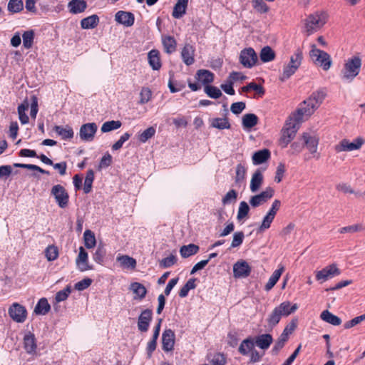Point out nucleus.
Instances as JSON below:
<instances>
[{
	"label": "nucleus",
	"mask_w": 365,
	"mask_h": 365,
	"mask_svg": "<svg viewBox=\"0 0 365 365\" xmlns=\"http://www.w3.org/2000/svg\"><path fill=\"white\" fill-rule=\"evenodd\" d=\"M326 96L327 93L324 90H318L312 93L307 99L300 103L294 113L297 115L298 119L305 121L320 106Z\"/></svg>",
	"instance_id": "1"
},
{
	"label": "nucleus",
	"mask_w": 365,
	"mask_h": 365,
	"mask_svg": "<svg viewBox=\"0 0 365 365\" xmlns=\"http://www.w3.org/2000/svg\"><path fill=\"white\" fill-rule=\"evenodd\" d=\"M362 66L360 56L354 55L344 61L340 71V78L345 83H351L359 74Z\"/></svg>",
	"instance_id": "2"
},
{
	"label": "nucleus",
	"mask_w": 365,
	"mask_h": 365,
	"mask_svg": "<svg viewBox=\"0 0 365 365\" xmlns=\"http://www.w3.org/2000/svg\"><path fill=\"white\" fill-rule=\"evenodd\" d=\"M304 120L298 119L297 115L292 113L286 121L285 125L282 130V135L279 140L280 145L285 148L294 138L299 125Z\"/></svg>",
	"instance_id": "3"
},
{
	"label": "nucleus",
	"mask_w": 365,
	"mask_h": 365,
	"mask_svg": "<svg viewBox=\"0 0 365 365\" xmlns=\"http://www.w3.org/2000/svg\"><path fill=\"white\" fill-rule=\"evenodd\" d=\"M297 309L298 306L297 304H292L289 301L282 302L269 315L267 319L268 324L272 327L275 326L279 322L282 317H288L295 312Z\"/></svg>",
	"instance_id": "4"
},
{
	"label": "nucleus",
	"mask_w": 365,
	"mask_h": 365,
	"mask_svg": "<svg viewBox=\"0 0 365 365\" xmlns=\"http://www.w3.org/2000/svg\"><path fill=\"white\" fill-rule=\"evenodd\" d=\"M327 20V12L317 11L312 13L304 21V32L308 36L317 32L326 24Z\"/></svg>",
	"instance_id": "5"
},
{
	"label": "nucleus",
	"mask_w": 365,
	"mask_h": 365,
	"mask_svg": "<svg viewBox=\"0 0 365 365\" xmlns=\"http://www.w3.org/2000/svg\"><path fill=\"white\" fill-rule=\"evenodd\" d=\"M309 56L313 63L324 71H328L332 64L330 56L325 51L319 49L315 44L310 46Z\"/></svg>",
	"instance_id": "6"
},
{
	"label": "nucleus",
	"mask_w": 365,
	"mask_h": 365,
	"mask_svg": "<svg viewBox=\"0 0 365 365\" xmlns=\"http://www.w3.org/2000/svg\"><path fill=\"white\" fill-rule=\"evenodd\" d=\"M302 58L303 56L302 51L297 50L290 57L289 62L284 66L283 72L279 79L282 81H284L294 74L301 66Z\"/></svg>",
	"instance_id": "7"
},
{
	"label": "nucleus",
	"mask_w": 365,
	"mask_h": 365,
	"mask_svg": "<svg viewBox=\"0 0 365 365\" xmlns=\"http://www.w3.org/2000/svg\"><path fill=\"white\" fill-rule=\"evenodd\" d=\"M365 140L362 137H357L352 142L344 138L334 146L336 153L351 152L359 150L364 144Z\"/></svg>",
	"instance_id": "8"
},
{
	"label": "nucleus",
	"mask_w": 365,
	"mask_h": 365,
	"mask_svg": "<svg viewBox=\"0 0 365 365\" xmlns=\"http://www.w3.org/2000/svg\"><path fill=\"white\" fill-rule=\"evenodd\" d=\"M340 274L341 271L336 264H329L315 272L316 279L320 283H323L336 276H339Z\"/></svg>",
	"instance_id": "9"
},
{
	"label": "nucleus",
	"mask_w": 365,
	"mask_h": 365,
	"mask_svg": "<svg viewBox=\"0 0 365 365\" xmlns=\"http://www.w3.org/2000/svg\"><path fill=\"white\" fill-rule=\"evenodd\" d=\"M51 194L54 197L56 202L61 208H65L68 204L69 196L66 189L61 185H53Z\"/></svg>",
	"instance_id": "10"
},
{
	"label": "nucleus",
	"mask_w": 365,
	"mask_h": 365,
	"mask_svg": "<svg viewBox=\"0 0 365 365\" xmlns=\"http://www.w3.org/2000/svg\"><path fill=\"white\" fill-rule=\"evenodd\" d=\"M8 313L9 317L17 323H24L27 318L26 309L17 302L13 303L9 307Z\"/></svg>",
	"instance_id": "11"
},
{
	"label": "nucleus",
	"mask_w": 365,
	"mask_h": 365,
	"mask_svg": "<svg viewBox=\"0 0 365 365\" xmlns=\"http://www.w3.org/2000/svg\"><path fill=\"white\" fill-rule=\"evenodd\" d=\"M301 140L304 142V145L306 146L313 157L319 158V154L317 153L319 138L309 133H304Z\"/></svg>",
	"instance_id": "12"
},
{
	"label": "nucleus",
	"mask_w": 365,
	"mask_h": 365,
	"mask_svg": "<svg viewBox=\"0 0 365 365\" xmlns=\"http://www.w3.org/2000/svg\"><path fill=\"white\" fill-rule=\"evenodd\" d=\"M274 189L271 187H267L259 194L251 197L250 199V204L253 207H259L271 199L274 196Z\"/></svg>",
	"instance_id": "13"
},
{
	"label": "nucleus",
	"mask_w": 365,
	"mask_h": 365,
	"mask_svg": "<svg viewBox=\"0 0 365 365\" xmlns=\"http://www.w3.org/2000/svg\"><path fill=\"white\" fill-rule=\"evenodd\" d=\"M257 61V56L252 48H247L241 51L240 54V62L245 68L253 67Z\"/></svg>",
	"instance_id": "14"
},
{
	"label": "nucleus",
	"mask_w": 365,
	"mask_h": 365,
	"mask_svg": "<svg viewBox=\"0 0 365 365\" xmlns=\"http://www.w3.org/2000/svg\"><path fill=\"white\" fill-rule=\"evenodd\" d=\"M98 126L95 123H88L82 125L79 130L80 138L86 142H91L94 139Z\"/></svg>",
	"instance_id": "15"
},
{
	"label": "nucleus",
	"mask_w": 365,
	"mask_h": 365,
	"mask_svg": "<svg viewBox=\"0 0 365 365\" xmlns=\"http://www.w3.org/2000/svg\"><path fill=\"white\" fill-rule=\"evenodd\" d=\"M76 264L81 272L93 269V266L88 263V255L83 247L79 248V253L76 259Z\"/></svg>",
	"instance_id": "16"
},
{
	"label": "nucleus",
	"mask_w": 365,
	"mask_h": 365,
	"mask_svg": "<svg viewBox=\"0 0 365 365\" xmlns=\"http://www.w3.org/2000/svg\"><path fill=\"white\" fill-rule=\"evenodd\" d=\"M250 272L251 267L245 260H239L233 265V275L236 278L247 277Z\"/></svg>",
	"instance_id": "17"
},
{
	"label": "nucleus",
	"mask_w": 365,
	"mask_h": 365,
	"mask_svg": "<svg viewBox=\"0 0 365 365\" xmlns=\"http://www.w3.org/2000/svg\"><path fill=\"white\" fill-rule=\"evenodd\" d=\"M23 344L27 354L32 356L37 355V344L34 334L26 333L24 336Z\"/></svg>",
	"instance_id": "18"
},
{
	"label": "nucleus",
	"mask_w": 365,
	"mask_h": 365,
	"mask_svg": "<svg viewBox=\"0 0 365 365\" xmlns=\"http://www.w3.org/2000/svg\"><path fill=\"white\" fill-rule=\"evenodd\" d=\"M153 318L152 311L145 309L138 317V328L140 331L145 332L149 328L150 323Z\"/></svg>",
	"instance_id": "19"
},
{
	"label": "nucleus",
	"mask_w": 365,
	"mask_h": 365,
	"mask_svg": "<svg viewBox=\"0 0 365 365\" xmlns=\"http://www.w3.org/2000/svg\"><path fill=\"white\" fill-rule=\"evenodd\" d=\"M115 20L124 26L130 27L133 25L135 17L131 12L119 11L115 15Z\"/></svg>",
	"instance_id": "20"
},
{
	"label": "nucleus",
	"mask_w": 365,
	"mask_h": 365,
	"mask_svg": "<svg viewBox=\"0 0 365 365\" xmlns=\"http://www.w3.org/2000/svg\"><path fill=\"white\" fill-rule=\"evenodd\" d=\"M163 349L165 351H170L175 344V334L171 329H166L162 335Z\"/></svg>",
	"instance_id": "21"
},
{
	"label": "nucleus",
	"mask_w": 365,
	"mask_h": 365,
	"mask_svg": "<svg viewBox=\"0 0 365 365\" xmlns=\"http://www.w3.org/2000/svg\"><path fill=\"white\" fill-rule=\"evenodd\" d=\"M195 48L193 46L187 43L184 46L181 51V57L184 63L190 66L195 62Z\"/></svg>",
	"instance_id": "22"
},
{
	"label": "nucleus",
	"mask_w": 365,
	"mask_h": 365,
	"mask_svg": "<svg viewBox=\"0 0 365 365\" xmlns=\"http://www.w3.org/2000/svg\"><path fill=\"white\" fill-rule=\"evenodd\" d=\"M264 177L262 171L257 169L252 175L250 189L253 193L257 192L261 187L263 183Z\"/></svg>",
	"instance_id": "23"
},
{
	"label": "nucleus",
	"mask_w": 365,
	"mask_h": 365,
	"mask_svg": "<svg viewBox=\"0 0 365 365\" xmlns=\"http://www.w3.org/2000/svg\"><path fill=\"white\" fill-rule=\"evenodd\" d=\"M68 8L71 14H77L86 10L87 4L84 0H72L68 3Z\"/></svg>",
	"instance_id": "24"
},
{
	"label": "nucleus",
	"mask_w": 365,
	"mask_h": 365,
	"mask_svg": "<svg viewBox=\"0 0 365 365\" xmlns=\"http://www.w3.org/2000/svg\"><path fill=\"white\" fill-rule=\"evenodd\" d=\"M53 130L61 136L63 140H69L73 137L74 133L72 128L69 125L61 126L56 125L53 127Z\"/></svg>",
	"instance_id": "25"
},
{
	"label": "nucleus",
	"mask_w": 365,
	"mask_h": 365,
	"mask_svg": "<svg viewBox=\"0 0 365 365\" xmlns=\"http://www.w3.org/2000/svg\"><path fill=\"white\" fill-rule=\"evenodd\" d=\"M270 158V152L267 149H263L255 152L252 157V163L257 165L266 162Z\"/></svg>",
	"instance_id": "26"
},
{
	"label": "nucleus",
	"mask_w": 365,
	"mask_h": 365,
	"mask_svg": "<svg viewBox=\"0 0 365 365\" xmlns=\"http://www.w3.org/2000/svg\"><path fill=\"white\" fill-rule=\"evenodd\" d=\"M188 0H178L174 6L173 16L175 19H180L186 12Z\"/></svg>",
	"instance_id": "27"
},
{
	"label": "nucleus",
	"mask_w": 365,
	"mask_h": 365,
	"mask_svg": "<svg viewBox=\"0 0 365 365\" xmlns=\"http://www.w3.org/2000/svg\"><path fill=\"white\" fill-rule=\"evenodd\" d=\"M148 63L153 70H159L161 67L160 53L158 50H151L148 54Z\"/></svg>",
	"instance_id": "28"
},
{
	"label": "nucleus",
	"mask_w": 365,
	"mask_h": 365,
	"mask_svg": "<svg viewBox=\"0 0 365 365\" xmlns=\"http://www.w3.org/2000/svg\"><path fill=\"white\" fill-rule=\"evenodd\" d=\"M162 43L166 53H172L176 50L177 43L175 39L171 36H163Z\"/></svg>",
	"instance_id": "29"
},
{
	"label": "nucleus",
	"mask_w": 365,
	"mask_h": 365,
	"mask_svg": "<svg viewBox=\"0 0 365 365\" xmlns=\"http://www.w3.org/2000/svg\"><path fill=\"white\" fill-rule=\"evenodd\" d=\"M99 18L96 14H93L81 21V26L83 29H91L97 26Z\"/></svg>",
	"instance_id": "30"
},
{
	"label": "nucleus",
	"mask_w": 365,
	"mask_h": 365,
	"mask_svg": "<svg viewBox=\"0 0 365 365\" xmlns=\"http://www.w3.org/2000/svg\"><path fill=\"white\" fill-rule=\"evenodd\" d=\"M29 107V103L27 99H25L24 102L18 106V115L19 119L21 124L24 125L29 123V116L26 113Z\"/></svg>",
	"instance_id": "31"
},
{
	"label": "nucleus",
	"mask_w": 365,
	"mask_h": 365,
	"mask_svg": "<svg viewBox=\"0 0 365 365\" xmlns=\"http://www.w3.org/2000/svg\"><path fill=\"white\" fill-rule=\"evenodd\" d=\"M196 75H197V78L198 81L205 86L212 83L214 80V74L208 70H205V69L199 70L197 72Z\"/></svg>",
	"instance_id": "32"
},
{
	"label": "nucleus",
	"mask_w": 365,
	"mask_h": 365,
	"mask_svg": "<svg viewBox=\"0 0 365 365\" xmlns=\"http://www.w3.org/2000/svg\"><path fill=\"white\" fill-rule=\"evenodd\" d=\"M272 342V337L269 334L257 336L255 341V344L262 349H267Z\"/></svg>",
	"instance_id": "33"
},
{
	"label": "nucleus",
	"mask_w": 365,
	"mask_h": 365,
	"mask_svg": "<svg viewBox=\"0 0 365 365\" xmlns=\"http://www.w3.org/2000/svg\"><path fill=\"white\" fill-rule=\"evenodd\" d=\"M116 260L119 263L120 266L123 268L134 269L136 265L135 259L128 255H118L116 258Z\"/></svg>",
	"instance_id": "34"
},
{
	"label": "nucleus",
	"mask_w": 365,
	"mask_h": 365,
	"mask_svg": "<svg viewBox=\"0 0 365 365\" xmlns=\"http://www.w3.org/2000/svg\"><path fill=\"white\" fill-rule=\"evenodd\" d=\"M130 289L135 294L134 299H142L145 297L147 292L145 287L138 282L132 283L130 284Z\"/></svg>",
	"instance_id": "35"
},
{
	"label": "nucleus",
	"mask_w": 365,
	"mask_h": 365,
	"mask_svg": "<svg viewBox=\"0 0 365 365\" xmlns=\"http://www.w3.org/2000/svg\"><path fill=\"white\" fill-rule=\"evenodd\" d=\"M320 317L323 321L334 326H338L341 323V320L339 317H338L336 315H334L328 310L323 311Z\"/></svg>",
	"instance_id": "36"
},
{
	"label": "nucleus",
	"mask_w": 365,
	"mask_h": 365,
	"mask_svg": "<svg viewBox=\"0 0 365 365\" xmlns=\"http://www.w3.org/2000/svg\"><path fill=\"white\" fill-rule=\"evenodd\" d=\"M51 309L50 304L46 298H41L34 308L36 314L45 315Z\"/></svg>",
	"instance_id": "37"
},
{
	"label": "nucleus",
	"mask_w": 365,
	"mask_h": 365,
	"mask_svg": "<svg viewBox=\"0 0 365 365\" xmlns=\"http://www.w3.org/2000/svg\"><path fill=\"white\" fill-rule=\"evenodd\" d=\"M255 341L252 338H247L242 341L239 346V351L243 355L248 354L255 348Z\"/></svg>",
	"instance_id": "38"
},
{
	"label": "nucleus",
	"mask_w": 365,
	"mask_h": 365,
	"mask_svg": "<svg viewBox=\"0 0 365 365\" xmlns=\"http://www.w3.org/2000/svg\"><path fill=\"white\" fill-rule=\"evenodd\" d=\"M284 272V267L281 266L279 269H276L269 277L267 283L265 285L267 291L270 290L277 282L282 272Z\"/></svg>",
	"instance_id": "39"
},
{
	"label": "nucleus",
	"mask_w": 365,
	"mask_h": 365,
	"mask_svg": "<svg viewBox=\"0 0 365 365\" xmlns=\"http://www.w3.org/2000/svg\"><path fill=\"white\" fill-rule=\"evenodd\" d=\"M21 36L24 47L26 49H30L33 46L34 41V31L33 30H28L24 31Z\"/></svg>",
	"instance_id": "40"
},
{
	"label": "nucleus",
	"mask_w": 365,
	"mask_h": 365,
	"mask_svg": "<svg viewBox=\"0 0 365 365\" xmlns=\"http://www.w3.org/2000/svg\"><path fill=\"white\" fill-rule=\"evenodd\" d=\"M210 125L212 127L222 130L229 129L230 124L226 118H215L210 120Z\"/></svg>",
	"instance_id": "41"
},
{
	"label": "nucleus",
	"mask_w": 365,
	"mask_h": 365,
	"mask_svg": "<svg viewBox=\"0 0 365 365\" xmlns=\"http://www.w3.org/2000/svg\"><path fill=\"white\" fill-rule=\"evenodd\" d=\"M198 246L194 244H190L188 245L182 246L180 250V252L182 257L187 258L189 257L190 256L196 254L198 252Z\"/></svg>",
	"instance_id": "42"
},
{
	"label": "nucleus",
	"mask_w": 365,
	"mask_h": 365,
	"mask_svg": "<svg viewBox=\"0 0 365 365\" xmlns=\"http://www.w3.org/2000/svg\"><path fill=\"white\" fill-rule=\"evenodd\" d=\"M84 244L86 248L91 249L96 246V240L94 233L90 230H86L83 233Z\"/></svg>",
	"instance_id": "43"
},
{
	"label": "nucleus",
	"mask_w": 365,
	"mask_h": 365,
	"mask_svg": "<svg viewBox=\"0 0 365 365\" xmlns=\"http://www.w3.org/2000/svg\"><path fill=\"white\" fill-rule=\"evenodd\" d=\"M258 121L256 115L252 113L245 114L242 117V125L245 128H251L254 127Z\"/></svg>",
	"instance_id": "44"
},
{
	"label": "nucleus",
	"mask_w": 365,
	"mask_h": 365,
	"mask_svg": "<svg viewBox=\"0 0 365 365\" xmlns=\"http://www.w3.org/2000/svg\"><path fill=\"white\" fill-rule=\"evenodd\" d=\"M259 56L262 61L266 63L274 60L275 53L269 46H265L261 50Z\"/></svg>",
	"instance_id": "45"
},
{
	"label": "nucleus",
	"mask_w": 365,
	"mask_h": 365,
	"mask_svg": "<svg viewBox=\"0 0 365 365\" xmlns=\"http://www.w3.org/2000/svg\"><path fill=\"white\" fill-rule=\"evenodd\" d=\"M121 125V122L119 120H109L102 125L101 130L103 133H108L120 128Z\"/></svg>",
	"instance_id": "46"
},
{
	"label": "nucleus",
	"mask_w": 365,
	"mask_h": 365,
	"mask_svg": "<svg viewBox=\"0 0 365 365\" xmlns=\"http://www.w3.org/2000/svg\"><path fill=\"white\" fill-rule=\"evenodd\" d=\"M94 180V173L92 170L87 171L84 180L83 191L85 193H89L92 189V184Z\"/></svg>",
	"instance_id": "47"
},
{
	"label": "nucleus",
	"mask_w": 365,
	"mask_h": 365,
	"mask_svg": "<svg viewBox=\"0 0 365 365\" xmlns=\"http://www.w3.org/2000/svg\"><path fill=\"white\" fill-rule=\"evenodd\" d=\"M250 211V207L245 201H242L239 205L237 219L238 220H244L247 217Z\"/></svg>",
	"instance_id": "48"
},
{
	"label": "nucleus",
	"mask_w": 365,
	"mask_h": 365,
	"mask_svg": "<svg viewBox=\"0 0 365 365\" xmlns=\"http://www.w3.org/2000/svg\"><path fill=\"white\" fill-rule=\"evenodd\" d=\"M204 91L209 97L214 99H217L222 96L221 91L218 88L212 86H205Z\"/></svg>",
	"instance_id": "49"
},
{
	"label": "nucleus",
	"mask_w": 365,
	"mask_h": 365,
	"mask_svg": "<svg viewBox=\"0 0 365 365\" xmlns=\"http://www.w3.org/2000/svg\"><path fill=\"white\" fill-rule=\"evenodd\" d=\"M195 279H190L186 284L180 289L179 292V296L180 297H185L187 296L188 292L190 289L195 288Z\"/></svg>",
	"instance_id": "50"
},
{
	"label": "nucleus",
	"mask_w": 365,
	"mask_h": 365,
	"mask_svg": "<svg viewBox=\"0 0 365 365\" xmlns=\"http://www.w3.org/2000/svg\"><path fill=\"white\" fill-rule=\"evenodd\" d=\"M252 4L254 9L260 14H264L269 11V6L265 4L264 0H252Z\"/></svg>",
	"instance_id": "51"
},
{
	"label": "nucleus",
	"mask_w": 365,
	"mask_h": 365,
	"mask_svg": "<svg viewBox=\"0 0 365 365\" xmlns=\"http://www.w3.org/2000/svg\"><path fill=\"white\" fill-rule=\"evenodd\" d=\"M24 8L22 0H10L8 3V10L11 13H18Z\"/></svg>",
	"instance_id": "52"
},
{
	"label": "nucleus",
	"mask_w": 365,
	"mask_h": 365,
	"mask_svg": "<svg viewBox=\"0 0 365 365\" xmlns=\"http://www.w3.org/2000/svg\"><path fill=\"white\" fill-rule=\"evenodd\" d=\"M274 217V216L269 213H267L266 215L263 217L262 222L260 226L259 227L258 231L259 232H262L269 229Z\"/></svg>",
	"instance_id": "53"
},
{
	"label": "nucleus",
	"mask_w": 365,
	"mask_h": 365,
	"mask_svg": "<svg viewBox=\"0 0 365 365\" xmlns=\"http://www.w3.org/2000/svg\"><path fill=\"white\" fill-rule=\"evenodd\" d=\"M237 192L235 190H229L222 199L224 205L235 202L237 198Z\"/></svg>",
	"instance_id": "54"
},
{
	"label": "nucleus",
	"mask_w": 365,
	"mask_h": 365,
	"mask_svg": "<svg viewBox=\"0 0 365 365\" xmlns=\"http://www.w3.org/2000/svg\"><path fill=\"white\" fill-rule=\"evenodd\" d=\"M155 129L153 127H149L138 135V140L141 143H145L148 140L154 136Z\"/></svg>",
	"instance_id": "55"
},
{
	"label": "nucleus",
	"mask_w": 365,
	"mask_h": 365,
	"mask_svg": "<svg viewBox=\"0 0 365 365\" xmlns=\"http://www.w3.org/2000/svg\"><path fill=\"white\" fill-rule=\"evenodd\" d=\"M364 230L363 225L361 224H356L350 226H346L341 227L339 232L341 234L344 233H354L357 232H361Z\"/></svg>",
	"instance_id": "56"
},
{
	"label": "nucleus",
	"mask_w": 365,
	"mask_h": 365,
	"mask_svg": "<svg viewBox=\"0 0 365 365\" xmlns=\"http://www.w3.org/2000/svg\"><path fill=\"white\" fill-rule=\"evenodd\" d=\"M46 257L48 261L55 260L58 256V251L53 245L48 246L45 251Z\"/></svg>",
	"instance_id": "57"
},
{
	"label": "nucleus",
	"mask_w": 365,
	"mask_h": 365,
	"mask_svg": "<svg viewBox=\"0 0 365 365\" xmlns=\"http://www.w3.org/2000/svg\"><path fill=\"white\" fill-rule=\"evenodd\" d=\"M106 255V250L103 247H98L95 253L93 254V259L98 264H103L104 257Z\"/></svg>",
	"instance_id": "58"
},
{
	"label": "nucleus",
	"mask_w": 365,
	"mask_h": 365,
	"mask_svg": "<svg viewBox=\"0 0 365 365\" xmlns=\"http://www.w3.org/2000/svg\"><path fill=\"white\" fill-rule=\"evenodd\" d=\"M152 93L148 88H143L140 93V103L145 104L151 98Z\"/></svg>",
	"instance_id": "59"
},
{
	"label": "nucleus",
	"mask_w": 365,
	"mask_h": 365,
	"mask_svg": "<svg viewBox=\"0 0 365 365\" xmlns=\"http://www.w3.org/2000/svg\"><path fill=\"white\" fill-rule=\"evenodd\" d=\"M176 262H177L176 257L173 255H170L168 257L163 259L160 262V265L161 267L168 268V267H170L173 266V264H175L176 263Z\"/></svg>",
	"instance_id": "60"
},
{
	"label": "nucleus",
	"mask_w": 365,
	"mask_h": 365,
	"mask_svg": "<svg viewBox=\"0 0 365 365\" xmlns=\"http://www.w3.org/2000/svg\"><path fill=\"white\" fill-rule=\"evenodd\" d=\"M245 235L242 232H237L233 235V239L231 243V248L239 247L243 242Z\"/></svg>",
	"instance_id": "61"
},
{
	"label": "nucleus",
	"mask_w": 365,
	"mask_h": 365,
	"mask_svg": "<svg viewBox=\"0 0 365 365\" xmlns=\"http://www.w3.org/2000/svg\"><path fill=\"white\" fill-rule=\"evenodd\" d=\"M242 89L245 92H247V91H250V90H254L257 93H259L260 95H263L264 93V88L261 86L257 85V84H256L255 83H253V82L250 83L246 86H244Z\"/></svg>",
	"instance_id": "62"
},
{
	"label": "nucleus",
	"mask_w": 365,
	"mask_h": 365,
	"mask_svg": "<svg viewBox=\"0 0 365 365\" xmlns=\"http://www.w3.org/2000/svg\"><path fill=\"white\" fill-rule=\"evenodd\" d=\"M288 338L285 336V334H282L273 346L272 351L277 354L284 346Z\"/></svg>",
	"instance_id": "63"
},
{
	"label": "nucleus",
	"mask_w": 365,
	"mask_h": 365,
	"mask_svg": "<svg viewBox=\"0 0 365 365\" xmlns=\"http://www.w3.org/2000/svg\"><path fill=\"white\" fill-rule=\"evenodd\" d=\"M71 292V290L70 287H67L64 289L58 292L55 297L56 301L57 302H61L66 300L68 298V295L70 294Z\"/></svg>",
	"instance_id": "64"
}]
</instances>
